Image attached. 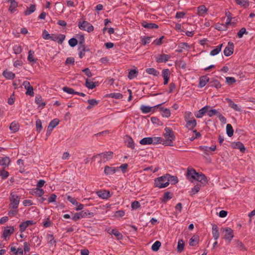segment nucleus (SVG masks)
Wrapping results in <instances>:
<instances>
[{
	"instance_id": "1",
	"label": "nucleus",
	"mask_w": 255,
	"mask_h": 255,
	"mask_svg": "<svg viewBox=\"0 0 255 255\" xmlns=\"http://www.w3.org/2000/svg\"><path fill=\"white\" fill-rule=\"evenodd\" d=\"M164 131L163 136L165 139L162 144L165 146H173V141L175 139V136L173 130L170 128L166 127L164 128Z\"/></svg>"
},
{
	"instance_id": "2",
	"label": "nucleus",
	"mask_w": 255,
	"mask_h": 255,
	"mask_svg": "<svg viewBox=\"0 0 255 255\" xmlns=\"http://www.w3.org/2000/svg\"><path fill=\"white\" fill-rule=\"evenodd\" d=\"M154 186L159 188H163L168 186L167 174L157 177L154 180Z\"/></svg>"
},
{
	"instance_id": "3",
	"label": "nucleus",
	"mask_w": 255,
	"mask_h": 255,
	"mask_svg": "<svg viewBox=\"0 0 255 255\" xmlns=\"http://www.w3.org/2000/svg\"><path fill=\"white\" fill-rule=\"evenodd\" d=\"M94 215V213L90 212L88 210H84L80 212L76 213L72 217V219L74 221H77L81 218H91Z\"/></svg>"
},
{
	"instance_id": "4",
	"label": "nucleus",
	"mask_w": 255,
	"mask_h": 255,
	"mask_svg": "<svg viewBox=\"0 0 255 255\" xmlns=\"http://www.w3.org/2000/svg\"><path fill=\"white\" fill-rule=\"evenodd\" d=\"M10 203L9 204V209H17L19 204L20 198L14 192H11L9 198Z\"/></svg>"
},
{
	"instance_id": "5",
	"label": "nucleus",
	"mask_w": 255,
	"mask_h": 255,
	"mask_svg": "<svg viewBox=\"0 0 255 255\" xmlns=\"http://www.w3.org/2000/svg\"><path fill=\"white\" fill-rule=\"evenodd\" d=\"M233 17H228L225 23H218L215 25V28L219 31H225L228 29V26L232 25L235 26V23L231 21Z\"/></svg>"
},
{
	"instance_id": "6",
	"label": "nucleus",
	"mask_w": 255,
	"mask_h": 255,
	"mask_svg": "<svg viewBox=\"0 0 255 255\" xmlns=\"http://www.w3.org/2000/svg\"><path fill=\"white\" fill-rule=\"evenodd\" d=\"M78 27L81 30L87 31L88 32H91L94 30L93 26L85 20H83L82 22L79 21L78 23Z\"/></svg>"
},
{
	"instance_id": "7",
	"label": "nucleus",
	"mask_w": 255,
	"mask_h": 255,
	"mask_svg": "<svg viewBox=\"0 0 255 255\" xmlns=\"http://www.w3.org/2000/svg\"><path fill=\"white\" fill-rule=\"evenodd\" d=\"M221 230L225 232L224 239L230 243L234 237L233 230L229 227L223 228Z\"/></svg>"
},
{
	"instance_id": "8",
	"label": "nucleus",
	"mask_w": 255,
	"mask_h": 255,
	"mask_svg": "<svg viewBox=\"0 0 255 255\" xmlns=\"http://www.w3.org/2000/svg\"><path fill=\"white\" fill-rule=\"evenodd\" d=\"M124 142L126 146L131 149L135 148V143L132 137L129 135H126L124 136Z\"/></svg>"
},
{
	"instance_id": "9",
	"label": "nucleus",
	"mask_w": 255,
	"mask_h": 255,
	"mask_svg": "<svg viewBox=\"0 0 255 255\" xmlns=\"http://www.w3.org/2000/svg\"><path fill=\"white\" fill-rule=\"evenodd\" d=\"M234 44L233 42L229 41L228 43V46L226 47L224 50V55L226 56H229L231 55L234 52Z\"/></svg>"
},
{
	"instance_id": "10",
	"label": "nucleus",
	"mask_w": 255,
	"mask_h": 255,
	"mask_svg": "<svg viewBox=\"0 0 255 255\" xmlns=\"http://www.w3.org/2000/svg\"><path fill=\"white\" fill-rule=\"evenodd\" d=\"M14 231V229L13 227L9 226L7 227L6 228H5L3 232V234L2 236V238H3L5 240H7V238L10 236L12 234H13Z\"/></svg>"
},
{
	"instance_id": "11",
	"label": "nucleus",
	"mask_w": 255,
	"mask_h": 255,
	"mask_svg": "<svg viewBox=\"0 0 255 255\" xmlns=\"http://www.w3.org/2000/svg\"><path fill=\"white\" fill-rule=\"evenodd\" d=\"M35 223L36 222H34L33 220H27L25 222H23L19 225V231L21 233H23L28 226L34 225Z\"/></svg>"
},
{
	"instance_id": "12",
	"label": "nucleus",
	"mask_w": 255,
	"mask_h": 255,
	"mask_svg": "<svg viewBox=\"0 0 255 255\" xmlns=\"http://www.w3.org/2000/svg\"><path fill=\"white\" fill-rule=\"evenodd\" d=\"M52 39L51 40L57 42L60 44H62L65 39V35L62 34L56 35L52 34Z\"/></svg>"
},
{
	"instance_id": "13",
	"label": "nucleus",
	"mask_w": 255,
	"mask_h": 255,
	"mask_svg": "<svg viewBox=\"0 0 255 255\" xmlns=\"http://www.w3.org/2000/svg\"><path fill=\"white\" fill-rule=\"evenodd\" d=\"M164 103H165V102H163L162 103L158 104L153 107H149L148 106H145V105H142L140 106V110H141V111L142 112V113H144V114L148 113L151 111V110L152 109H154L155 108L159 107V106H161L162 105L164 104Z\"/></svg>"
},
{
	"instance_id": "14",
	"label": "nucleus",
	"mask_w": 255,
	"mask_h": 255,
	"mask_svg": "<svg viewBox=\"0 0 255 255\" xmlns=\"http://www.w3.org/2000/svg\"><path fill=\"white\" fill-rule=\"evenodd\" d=\"M96 194L103 199H107L111 196L110 192L107 190H99L96 192Z\"/></svg>"
},
{
	"instance_id": "15",
	"label": "nucleus",
	"mask_w": 255,
	"mask_h": 255,
	"mask_svg": "<svg viewBox=\"0 0 255 255\" xmlns=\"http://www.w3.org/2000/svg\"><path fill=\"white\" fill-rule=\"evenodd\" d=\"M208 86L210 87H215L218 89L222 87L220 82L214 78L210 79L209 81Z\"/></svg>"
},
{
	"instance_id": "16",
	"label": "nucleus",
	"mask_w": 255,
	"mask_h": 255,
	"mask_svg": "<svg viewBox=\"0 0 255 255\" xmlns=\"http://www.w3.org/2000/svg\"><path fill=\"white\" fill-rule=\"evenodd\" d=\"M194 180H196L203 184H205L207 183V180L206 176L202 173L198 172L196 175V177Z\"/></svg>"
},
{
	"instance_id": "17",
	"label": "nucleus",
	"mask_w": 255,
	"mask_h": 255,
	"mask_svg": "<svg viewBox=\"0 0 255 255\" xmlns=\"http://www.w3.org/2000/svg\"><path fill=\"white\" fill-rule=\"evenodd\" d=\"M10 162L9 157H0V165L2 166L3 168L7 167Z\"/></svg>"
},
{
	"instance_id": "18",
	"label": "nucleus",
	"mask_w": 255,
	"mask_h": 255,
	"mask_svg": "<svg viewBox=\"0 0 255 255\" xmlns=\"http://www.w3.org/2000/svg\"><path fill=\"white\" fill-rule=\"evenodd\" d=\"M209 106H206L195 113V116L197 118H202L204 115L208 112Z\"/></svg>"
},
{
	"instance_id": "19",
	"label": "nucleus",
	"mask_w": 255,
	"mask_h": 255,
	"mask_svg": "<svg viewBox=\"0 0 255 255\" xmlns=\"http://www.w3.org/2000/svg\"><path fill=\"white\" fill-rule=\"evenodd\" d=\"M170 58L169 55L162 54L159 55L156 59L158 63L166 62Z\"/></svg>"
},
{
	"instance_id": "20",
	"label": "nucleus",
	"mask_w": 255,
	"mask_h": 255,
	"mask_svg": "<svg viewBox=\"0 0 255 255\" xmlns=\"http://www.w3.org/2000/svg\"><path fill=\"white\" fill-rule=\"evenodd\" d=\"M226 100L228 102L229 107L233 109L235 111L238 112H240L241 111V109L240 107L237 104H235L231 99L226 98Z\"/></svg>"
},
{
	"instance_id": "21",
	"label": "nucleus",
	"mask_w": 255,
	"mask_h": 255,
	"mask_svg": "<svg viewBox=\"0 0 255 255\" xmlns=\"http://www.w3.org/2000/svg\"><path fill=\"white\" fill-rule=\"evenodd\" d=\"M113 152L110 151L99 153L97 154V156H101L104 159H106L107 160H109L113 158Z\"/></svg>"
},
{
	"instance_id": "22",
	"label": "nucleus",
	"mask_w": 255,
	"mask_h": 255,
	"mask_svg": "<svg viewBox=\"0 0 255 255\" xmlns=\"http://www.w3.org/2000/svg\"><path fill=\"white\" fill-rule=\"evenodd\" d=\"M210 80L209 78L207 76H201L199 79V86L200 88L204 87L207 83H209Z\"/></svg>"
},
{
	"instance_id": "23",
	"label": "nucleus",
	"mask_w": 255,
	"mask_h": 255,
	"mask_svg": "<svg viewBox=\"0 0 255 255\" xmlns=\"http://www.w3.org/2000/svg\"><path fill=\"white\" fill-rule=\"evenodd\" d=\"M212 235L214 239L217 241L219 238V228L217 225L214 224L212 226Z\"/></svg>"
},
{
	"instance_id": "24",
	"label": "nucleus",
	"mask_w": 255,
	"mask_h": 255,
	"mask_svg": "<svg viewBox=\"0 0 255 255\" xmlns=\"http://www.w3.org/2000/svg\"><path fill=\"white\" fill-rule=\"evenodd\" d=\"M234 245L235 247L240 251L244 252L247 250L244 244L239 240H236Z\"/></svg>"
},
{
	"instance_id": "25",
	"label": "nucleus",
	"mask_w": 255,
	"mask_h": 255,
	"mask_svg": "<svg viewBox=\"0 0 255 255\" xmlns=\"http://www.w3.org/2000/svg\"><path fill=\"white\" fill-rule=\"evenodd\" d=\"M186 127L190 130H192L196 126V120L195 119L186 121Z\"/></svg>"
},
{
	"instance_id": "26",
	"label": "nucleus",
	"mask_w": 255,
	"mask_h": 255,
	"mask_svg": "<svg viewBox=\"0 0 255 255\" xmlns=\"http://www.w3.org/2000/svg\"><path fill=\"white\" fill-rule=\"evenodd\" d=\"M98 85V82H93L90 81L88 79H87L85 81V86L89 89L92 90L94 89Z\"/></svg>"
},
{
	"instance_id": "27",
	"label": "nucleus",
	"mask_w": 255,
	"mask_h": 255,
	"mask_svg": "<svg viewBox=\"0 0 255 255\" xmlns=\"http://www.w3.org/2000/svg\"><path fill=\"white\" fill-rule=\"evenodd\" d=\"M117 171V167L106 166L105 167L104 173L108 175L114 174Z\"/></svg>"
},
{
	"instance_id": "28",
	"label": "nucleus",
	"mask_w": 255,
	"mask_h": 255,
	"mask_svg": "<svg viewBox=\"0 0 255 255\" xmlns=\"http://www.w3.org/2000/svg\"><path fill=\"white\" fill-rule=\"evenodd\" d=\"M2 75L7 79L12 80L15 77V75L14 73L11 71H8L7 70L3 72Z\"/></svg>"
},
{
	"instance_id": "29",
	"label": "nucleus",
	"mask_w": 255,
	"mask_h": 255,
	"mask_svg": "<svg viewBox=\"0 0 255 255\" xmlns=\"http://www.w3.org/2000/svg\"><path fill=\"white\" fill-rule=\"evenodd\" d=\"M197 173L193 168L188 169L187 173V178L189 179H195Z\"/></svg>"
},
{
	"instance_id": "30",
	"label": "nucleus",
	"mask_w": 255,
	"mask_h": 255,
	"mask_svg": "<svg viewBox=\"0 0 255 255\" xmlns=\"http://www.w3.org/2000/svg\"><path fill=\"white\" fill-rule=\"evenodd\" d=\"M153 140L152 137H144L139 141L141 145H149L153 143Z\"/></svg>"
},
{
	"instance_id": "31",
	"label": "nucleus",
	"mask_w": 255,
	"mask_h": 255,
	"mask_svg": "<svg viewBox=\"0 0 255 255\" xmlns=\"http://www.w3.org/2000/svg\"><path fill=\"white\" fill-rule=\"evenodd\" d=\"M173 197V194L170 192H166L163 194V197L161 198L162 202L166 203L168 200L171 199Z\"/></svg>"
},
{
	"instance_id": "32",
	"label": "nucleus",
	"mask_w": 255,
	"mask_h": 255,
	"mask_svg": "<svg viewBox=\"0 0 255 255\" xmlns=\"http://www.w3.org/2000/svg\"><path fill=\"white\" fill-rule=\"evenodd\" d=\"M159 110L161 112V115L163 117L169 118L171 115L170 110L167 108L159 107Z\"/></svg>"
},
{
	"instance_id": "33",
	"label": "nucleus",
	"mask_w": 255,
	"mask_h": 255,
	"mask_svg": "<svg viewBox=\"0 0 255 255\" xmlns=\"http://www.w3.org/2000/svg\"><path fill=\"white\" fill-rule=\"evenodd\" d=\"M167 181L168 185L170 183L172 185H175L178 182V179L177 176H171V175L167 174Z\"/></svg>"
},
{
	"instance_id": "34",
	"label": "nucleus",
	"mask_w": 255,
	"mask_h": 255,
	"mask_svg": "<svg viewBox=\"0 0 255 255\" xmlns=\"http://www.w3.org/2000/svg\"><path fill=\"white\" fill-rule=\"evenodd\" d=\"M142 26L146 28H150V29H154V28H158V25L152 23H147L146 21H143L141 23Z\"/></svg>"
},
{
	"instance_id": "35",
	"label": "nucleus",
	"mask_w": 255,
	"mask_h": 255,
	"mask_svg": "<svg viewBox=\"0 0 255 255\" xmlns=\"http://www.w3.org/2000/svg\"><path fill=\"white\" fill-rule=\"evenodd\" d=\"M44 194V191L42 189H40L39 188H35L33 189L31 194L32 195H36L38 197H41Z\"/></svg>"
},
{
	"instance_id": "36",
	"label": "nucleus",
	"mask_w": 255,
	"mask_h": 255,
	"mask_svg": "<svg viewBox=\"0 0 255 255\" xmlns=\"http://www.w3.org/2000/svg\"><path fill=\"white\" fill-rule=\"evenodd\" d=\"M8 1L10 3L9 7V10L11 12H13L16 10V8L17 7L18 4L15 0H8Z\"/></svg>"
},
{
	"instance_id": "37",
	"label": "nucleus",
	"mask_w": 255,
	"mask_h": 255,
	"mask_svg": "<svg viewBox=\"0 0 255 255\" xmlns=\"http://www.w3.org/2000/svg\"><path fill=\"white\" fill-rule=\"evenodd\" d=\"M106 97H109L111 98H114L116 99H121L123 97V95L120 93H112L107 94L105 96Z\"/></svg>"
},
{
	"instance_id": "38",
	"label": "nucleus",
	"mask_w": 255,
	"mask_h": 255,
	"mask_svg": "<svg viewBox=\"0 0 255 255\" xmlns=\"http://www.w3.org/2000/svg\"><path fill=\"white\" fill-rule=\"evenodd\" d=\"M19 128V125L16 122H13L11 123L9 129L12 131V132H16L18 130Z\"/></svg>"
},
{
	"instance_id": "39",
	"label": "nucleus",
	"mask_w": 255,
	"mask_h": 255,
	"mask_svg": "<svg viewBox=\"0 0 255 255\" xmlns=\"http://www.w3.org/2000/svg\"><path fill=\"white\" fill-rule=\"evenodd\" d=\"M223 45V44H221L219 45L218 46H217V47H216V48L215 49L211 50L210 53V55L215 56V55H217L218 54H219V52L221 51L222 47Z\"/></svg>"
},
{
	"instance_id": "40",
	"label": "nucleus",
	"mask_w": 255,
	"mask_h": 255,
	"mask_svg": "<svg viewBox=\"0 0 255 255\" xmlns=\"http://www.w3.org/2000/svg\"><path fill=\"white\" fill-rule=\"evenodd\" d=\"M46 239L48 243L51 245L56 246V241L54 239V236L52 234H47L46 235Z\"/></svg>"
},
{
	"instance_id": "41",
	"label": "nucleus",
	"mask_w": 255,
	"mask_h": 255,
	"mask_svg": "<svg viewBox=\"0 0 255 255\" xmlns=\"http://www.w3.org/2000/svg\"><path fill=\"white\" fill-rule=\"evenodd\" d=\"M199 237L197 236H193L189 240V245L190 246H195L198 244Z\"/></svg>"
},
{
	"instance_id": "42",
	"label": "nucleus",
	"mask_w": 255,
	"mask_h": 255,
	"mask_svg": "<svg viewBox=\"0 0 255 255\" xmlns=\"http://www.w3.org/2000/svg\"><path fill=\"white\" fill-rule=\"evenodd\" d=\"M35 102L36 104L38 105L39 106H41L42 109L46 105L45 102H42V98L40 96L35 97Z\"/></svg>"
},
{
	"instance_id": "43",
	"label": "nucleus",
	"mask_w": 255,
	"mask_h": 255,
	"mask_svg": "<svg viewBox=\"0 0 255 255\" xmlns=\"http://www.w3.org/2000/svg\"><path fill=\"white\" fill-rule=\"evenodd\" d=\"M146 72L148 74L152 75L154 76H157L159 74V72L153 68H147Z\"/></svg>"
},
{
	"instance_id": "44",
	"label": "nucleus",
	"mask_w": 255,
	"mask_h": 255,
	"mask_svg": "<svg viewBox=\"0 0 255 255\" xmlns=\"http://www.w3.org/2000/svg\"><path fill=\"white\" fill-rule=\"evenodd\" d=\"M201 185L200 184H197L195 185L191 190L190 191V195L191 196H193V195L197 193L200 189Z\"/></svg>"
},
{
	"instance_id": "45",
	"label": "nucleus",
	"mask_w": 255,
	"mask_h": 255,
	"mask_svg": "<svg viewBox=\"0 0 255 255\" xmlns=\"http://www.w3.org/2000/svg\"><path fill=\"white\" fill-rule=\"evenodd\" d=\"M35 10V5L31 4L29 7H27L24 11V14L26 15H30Z\"/></svg>"
},
{
	"instance_id": "46",
	"label": "nucleus",
	"mask_w": 255,
	"mask_h": 255,
	"mask_svg": "<svg viewBox=\"0 0 255 255\" xmlns=\"http://www.w3.org/2000/svg\"><path fill=\"white\" fill-rule=\"evenodd\" d=\"M226 132L227 135L229 137H231L234 134V130L233 127L231 124H227L226 126Z\"/></svg>"
},
{
	"instance_id": "47",
	"label": "nucleus",
	"mask_w": 255,
	"mask_h": 255,
	"mask_svg": "<svg viewBox=\"0 0 255 255\" xmlns=\"http://www.w3.org/2000/svg\"><path fill=\"white\" fill-rule=\"evenodd\" d=\"M138 71L135 69L130 70L128 74V78L130 79H133L137 77Z\"/></svg>"
},
{
	"instance_id": "48",
	"label": "nucleus",
	"mask_w": 255,
	"mask_h": 255,
	"mask_svg": "<svg viewBox=\"0 0 255 255\" xmlns=\"http://www.w3.org/2000/svg\"><path fill=\"white\" fill-rule=\"evenodd\" d=\"M161 245V242L160 241H156L151 246V250L154 252H157L159 250Z\"/></svg>"
},
{
	"instance_id": "49",
	"label": "nucleus",
	"mask_w": 255,
	"mask_h": 255,
	"mask_svg": "<svg viewBox=\"0 0 255 255\" xmlns=\"http://www.w3.org/2000/svg\"><path fill=\"white\" fill-rule=\"evenodd\" d=\"M42 36L45 40H51L52 39V34H49L48 32L46 29H44L42 31Z\"/></svg>"
},
{
	"instance_id": "50",
	"label": "nucleus",
	"mask_w": 255,
	"mask_h": 255,
	"mask_svg": "<svg viewBox=\"0 0 255 255\" xmlns=\"http://www.w3.org/2000/svg\"><path fill=\"white\" fill-rule=\"evenodd\" d=\"M59 120L58 119H54L50 122L48 126L49 127V128L53 129L59 124Z\"/></svg>"
},
{
	"instance_id": "51",
	"label": "nucleus",
	"mask_w": 255,
	"mask_h": 255,
	"mask_svg": "<svg viewBox=\"0 0 255 255\" xmlns=\"http://www.w3.org/2000/svg\"><path fill=\"white\" fill-rule=\"evenodd\" d=\"M78 50H79V55L80 58H82L85 55L86 51L85 45L79 46Z\"/></svg>"
},
{
	"instance_id": "52",
	"label": "nucleus",
	"mask_w": 255,
	"mask_h": 255,
	"mask_svg": "<svg viewBox=\"0 0 255 255\" xmlns=\"http://www.w3.org/2000/svg\"><path fill=\"white\" fill-rule=\"evenodd\" d=\"M62 90L64 92L67 93L69 94L76 95V91H75V90L73 89L70 88L69 87H67V86L64 87L62 88Z\"/></svg>"
},
{
	"instance_id": "53",
	"label": "nucleus",
	"mask_w": 255,
	"mask_h": 255,
	"mask_svg": "<svg viewBox=\"0 0 255 255\" xmlns=\"http://www.w3.org/2000/svg\"><path fill=\"white\" fill-rule=\"evenodd\" d=\"M151 38V36L141 37V44L143 45H145L149 43Z\"/></svg>"
},
{
	"instance_id": "54",
	"label": "nucleus",
	"mask_w": 255,
	"mask_h": 255,
	"mask_svg": "<svg viewBox=\"0 0 255 255\" xmlns=\"http://www.w3.org/2000/svg\"><path fill=\"white\" fill-rule=\"evenodd\" d=\"M207 9L204 5H201L198 7V13L199 14H205Z\"/></svg>"
},
{
	"instance_id": "55",
	"label": "nucleus",
	"mask_w": 255,
	"mask_h": 255,
	"mask_svg": "<svg viewBox=\"0 0 255 255\" xmlns=\"http://www.w3.org/2000/svg\"><path fill=\"white\" fill-rule=\"evenodd\" d=\"M110 233L116 236L118 240L122 239L123 238L122 234L117 230H112Z\"/></svg>"
},
{
	"instance_id": "56",
	"label": "nucleus",
	"mask_w": 255,
	"mask_h": 255,
	"mask_svg": "<svg viewBox=\"0 0 255 255\" xmlns=\"http://www.w3.org/2000/svg\"><path fill=\"white\" fill-rule=\"evenodd\" d=\"M236 148L240 149L242 152L244 153L245 151L246 148L245 147L244 144L242 142L240 141H238L236 143Z\"/></svg>"
},
{
	"instance_id": "57",
	"label": "nucleus",
	"mask_w": 255,
	"mask_h": 255,
	"mask_svg": "<svg viewBox=\"0 0 255 255\" xmlns=\"http://www.w3.org/2000/svg\"><path fill=\"white\" fill-rule=\"evenodd\" d=\"M236 2L238 4L241 5L245 7H247L249 5L248 0H236Z\"/></svg>"
},
{
	"instance_id": "58",
	"label": "nucleus",
	"mask_w": 255,
	"mask_h": 255,
	"mask_svg": "<svg viewBox=\"0 0 255 255\" xmlns=\"http://www.w3.org/2000/svg\"><path fill=\"white\" fill-rule=\"evenodd\" d=\"M34 52L33 51L31 50H30L28 52V58H27V59L28 60L29 62H33V63H35L36 62V60L33 57V54H34Z\"/></svg>"
},
{
	"instance_id": "59",
	"label": "nucleus",
	"mask_w": 255,
	"mask_h": 255,
	"mask_svg": "<svg viewBox=\"0 0 255 255\" xmlns=\"http://www.w3.org/2000/svg\"><path fill=\"white\" fill-rule=\"evenodd\" d=\"M248 32L246 30V28H242L237 33V36L239 38H241L244 34H247Z\"/></svg>"
},
{
	"instance_id": "60",
	"label": "nucleus",
	"mask_w": 255,
	"mask_h": 255,
	"mask_svg": "<svg viewBox=\"0 0 255 255\" xmlns=\"http://www.w3.org/2000/svg\"><path fill=\"white\" fill-rule=\"evenodd\" d=\"M152 139L153 140V144H157L158 143H162L164 141V139L161 137H152Z\"/></svg>"
},
{
	"instance_id": "61",
	"label": "nucleus",
	"mask_w": 255,
	"mask_h": 255,
	"mask_svg": "<svg viewBox=\"0 0 255 255\" xmlns=\"http://www.w3.org/2000/svg\"><path fill=\"white\" fill-rule=\"evenodd\" d=\"M184 247V243L182 240H180L178 242L177 245V251L178 252H181L183 249Z\"/></svg>"
},
{
	"instance_id": "62",
	"label": "nucleus",
	"mask_w": 255,
	"mask_h": 255,
	"mask_svg": "<svg viewBox=\"0 0 255 255\" xmlns=\"http://www.w3.org/2000/svg\"><path fill=\"white\" fill-rule=\"evenodd\" d=\"M36 128L38 132H40L42 128V122L40 119H38L36 121Z\"/></svg>"
},
{
	"instance_id": "63",
	"label": "nucleus",
	"mask_w": 255,
	"mask_h": 255,
	"mask_svg": "<svg viewBox=\"0 0 255 255\" xmlns=\"http://www.w3.org/2000/svg\"><path fill=\"white\" fill-rule=\"evenodd\" d=\"M198 149L204 152V154L209 155V152L210 151L209 148L208 146L201 145L198 147Z\"/></svg>"
},
{
	"instance_id": "64",
	"label": "nucleus",
	"mask_w": 255,
	"mask_h": 255,
	"mask_svg": "<svg viewBox=\"0 0 255 255\" xmlns=\"http://www.w3.org/2000/svg\"><path fill=\"white\" fill-rule=\"evenodd\" d=\"M13 50L15 54H18L21 52L22 48L19 45H15L13 47Z\"/></svg>"
}]
</instances>
